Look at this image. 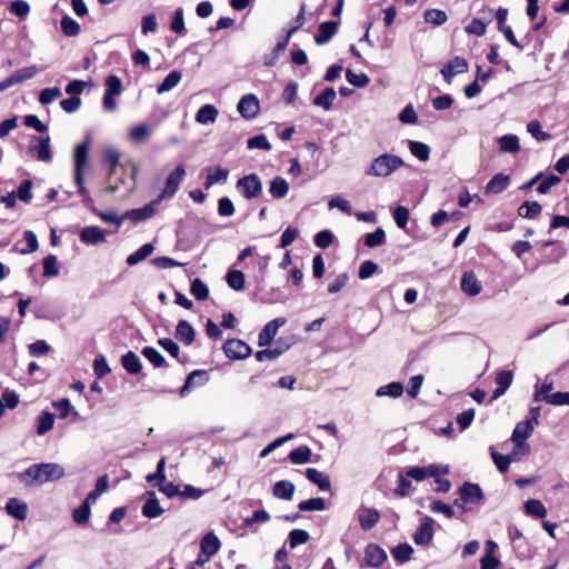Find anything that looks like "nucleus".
I'll return each mask as SVG.
<instances>
[{
	"instance_id": "nucleus-14",
	"label": "nucleus",
	"mask_w": 569,
	"mask_h": 569,
	"mask_svg": "<svg viewBox=\"0 0 569 569\" xmlns=\"http://www.w3.org/2000/svg\"><path fill=\"white\" fill-rule=\"evenodd\" d=\"M359 525L362 530L368 531L372 529L380 520V513L375 508L361 507L357 511Z\"/></svg>"
},
{
	"instance_id": "nucleus-21",
	"label": "nucleus",
	"mask_w": 569,
	"mask_h": 569,
	"mask_svg": "<svg viewBox=\"0 0 569 569\" xmlns=\"http://www.w3.org/2000/svg\"><path fill=\"white\" fill-rule=\"evenodd\" d=\"M339 22L326 21L318 27V33L315 36V42L319 46L328 43L338 31Z\"/></svg>"
},
{
	"instance_id": "nucleus-19",
	"label": "nucleus",
	"mask_w": 569,
	"mask_h": 569,
	"mask_svg": "<svg viewBox=\"0 0 569 569\" xmlns=\"http://www.w3.org/2000/svg\"><path fill=\"white\" fill-rule=\"evenodd\" d=\"M80 240L86 244H100L106 241V231L97 226L84 227L80 231Z\"/></svg>"
},
{
	"instance_id": "nucleus-10",
	"label": "nucleus",
	"mask_w": 569,
	"mask_h": 569,
	"mask_svg": "<svg viewBox=\"0 0 569 569\" xmlns=\"http://www.w3.org/2000/svg\"><path fill=\"white\" fill-rule=\"evenodd\" d=\"M223 351L230 359H246L251 355V348L240 339H229L223 345Z\"/></svg>"
},
{
	"instance_id": "nucleus-64",
	"label": "nucleus",
	"mask_w": 569,
	"mask_h": 569,
	"mask_svg": "<svg viewBox=\"0 0 569 569\" xmlns=\"http://www.w3.org/2000/svg\"><path fill=\"white\" fill-rule=\"evenodd\" d=\"M409 209L403 206H398L393 209L392 216L398 228L406 229L409 221Z\"/></svg>"
},
{
	"instance_id": "nucleus-23",
	"label": "nucleus",
	"mask_w": 569,
	"mask_h": 569,
	"mask_svg": "<svg viewBox=\"0 0 569 569\" xmlns=\"http://www.w3.org/2000/svg\"><path fill=\"white\" fill-rule=\"evenodd\" d=\"M33 141H37V144H31V151L36 152L38 160L49 162L52 159L51 150H50V137H39L33 138Z\"/></svg>"
},
{
	"instance_id": "nucleus-30",
	"label": "nucleus",
	"mask_w": 569,
	"mask_h": 569,
	"mask_svg": "<svg viewBox=\"0 0 569 569\" xmlns=\"http://www.w3.org/2000/svg\"><path fill=\"white\" fill-rule=\"evenodd\" d=\"M218 109L213 104H203L196 113V121L200 124H211L216 122Z\"/></svg>"
},
{
	"instance_id": "nucleus-58",
	"label": "nucleus",
	"mask_w": 569,
	"mask_h": 569,
	"mask_svg": "<svg viewBox=\"0 0 569 569\" xmlns=\"http://www.w3.org/2000/svg\"><path fill=\"white\" fill-rule=\"evenodd\" d=\"M190 291L197 300H206L209 295L208 286L199 278H194L191 282Z\"/></svg>"
},
{
	"instance_id": "nucleus-39",
	"label": "nucleus",
	"mask_w": 569,
	"mask_h": 569,
	"mask_svg": "<svg viewBox=\"0 0 569 569\" xmlns=\"http://www.w3.org/2000/svg\"><path fill=\"white\" fill-rule=\"evenodd\" d=\"M337 98V93L333 88H326L320 94H318L313 99V104L317 107H321L325 110H330L335 100Z\"/></svg>"
},
{
	"instance_id": "nucleus-60",
	"label": "nucleus",
	"mask_w": 569,
	"mask_h": 569,
	"mask_svg": "<svg viewBox=\"0 0 569 569\" xmlns=\"http://www.w3.org/2000/svg\"><path fill=\"white\" fill-rule=\"evenodd\" d=\"M61 94L62 92L58 87L44 88L40 91L39 102L42 106H47L51 103L53 100L60 98Z\"/></svg>"
},
{
	"instance_id": "nucleus-55",
	"label": "nucleus",
	"mask_w": 569,
	"mask_h": 569,
	"mask_svg": "<svg viewBox=\"0 0 569 569\" xmlns=\"http://www.w3.org/2000/svg\"><path fill=\"white\" fill-rule=\"evenodd\" d=\"M54 423V415L50 412H43L38 418V427L37 432L39 436L46 435L48 431H50L53 428Z\"/></svg>"
},
{
	"instance_id": "nucleus-48",
	"label": "nucleus",
	"mask_w": 569,
	"mask_h": 569,
	"mask_svg": "<svg viewBox=\"0 0 569 569\" xmlns=\"http://www.w3.org/2000/svg\"><path fill=\"white\" fill-rule=\"evenodd\" d=\"M150 134L151 128L144 123L133 127L129 132L130 139L137 143L146 142L149 139Z\"/></svg>"
},
{
	"instance_id": "nucleus-59",
	"label": "nucleus",
	"mask_w": 569,
	"mask_h": 569,
	"mask_svg": "<svg viewBox=\"0 0 569 569\" xmlns=\"http://www.w3.org/2000/svg\"><path fill=\"white\" fill-rule=\"evenodd\" d=\"M298 508L301 511H321L326 509V502L322 498H311L301 501Z\"/></svg>"
},
{
	"instance_id": "nucleus-27",
	"label": "nucleus",
	"mask_w": 569,
	"mask_h": 569,
	"mask_svg": "<svg viewBox=\"0 0 569 569\" xmlns=\"http://www.w3.org/2000/svg\"><path fill=\"white\" fill-rule=\"evenodd\" d=\"M306 477L310 482L318 486L320 490L328 491L331 488L330 479L323 472L317 470L316 468H308L306 470Z\"/></svg>"
},
{
	"instance_id": "nucleus-2",
	"label": "nucleus",
	"mask_w": 569,
	"mask_h": 569,
	"mask_svg": "<svg viewBox=\"0 0 569 569\" xmlns=\"http://www.w3.org/2000/svg\"><path fill=\"white\" fill-rule=\"evenodd\" d=\"M89 149H90V140L87 139L86 141L79 143L74 148L73 152V161H74V182L78 188V192L80 193L82 198V202L87 207H91L93 203V200L88 191V189L84 186V171L88 168V161H89Z\"/></svg>"
},
{
	"instance_id": "nucleus-20",
	"label": "nucleus",
	"mask_w": 569,
	"mask_h": 569,
	"mask_svg": "<svg viewBox=\"0 0 569 569\" xmlns=\"http://www.w3.org/2000/svg\"><path fill=\"white\" fill-rule=\"evenodd\" d=\"M161 202H156V199L147 203L142 208L132 209L124 213V217L132 220L134 223L153 217L157 212V206Z\"/></svg>"
},
{
	"instance_id": "nucleus-1",
	"label": "nucleus",
	"mask_w": 569,
	"mask_h": 569,
	"mask_svg": "<svg viewBox=\"0 0 569 569\" xmlns=\"http://www.w3.org/2000/svg\"><path fill=\"white\" fill-rule=\"evenodd\" d=\"M64 476V469L58 463H34L18 475L20 482L27 486H40L59 480Z\"/></svg>"
},
{
	"instance_id": "nucleus-57",
	"label": "nucleus",
	"mask_w": 569,
	"mask_h": 569,
	"mask_svg": "<svg viewBox=\"0 0 569 569\" xmlns=\"http://www.w3.org/2000/svg\"><path fill=\"white\" fill-rule=\"evenodd\" d=\"M309 533L303 529H293L290 531L288 537L289 547L295 549L296 547L306 543L309 540Z\"/></svg>"
},
{
	"instance_id": "nucleus-50",
	"label": "nucleus",
	"mask_w": 569,
	"mask_h": 569,
	"mask_svg": "<svg viewBox=\"0 0 569 569\" xmlns=\"http://www.w3.org/2000/svg\"><path fill=\"white\" fill-rule=\"evenodd\" d=\"M541 209L540 203L537 201H526L519 207L518 213L520 217L533 219L540 214Z\"/></svg>"
},
{
	"instance_id": "nucleus-32",
	"label": "nucleus",
	"mask_w": 569,
	"mask_h": 569,
	"mask_svg": "<svg viewBox=\"0 0 569 569\" xmlns=\"http://www.w3.org/2000/svg\"><path fill=\"white\" fill-rule=\"evenodd\" d=\"M269 192L273 199H282L289 192L287 180L280 176L274 177L270 181Z\"/></svg>"
},
{
	"instance_id": "nucleus-47",
	"label": "nucleus",
	"mask_w": 569,
	"mask_h": 569,
	"mask_svg": "<svg viewBox=\"0 0 569 569\" xmlns=\"http://www.w3.org/2000/svg\"><path fill=\"white\" fill-rule=\"evenodd\" d=\"M499 147L502 152L515 153L519 151V138L515 134H505L499 139Z\"/></svg>"
},
{
	"instance_id": "nucleus-33",
	"label": "nucleus",
	"mask_w": 569,
	"mask_h": 569,
	"mask_svg": "<svg viewBox=\"0 0 569 569\" xmlns=\"http://www.w3.org/2000/svg\"><path fill=\"white\" fill-rule=\"evenodd\" d=\"M289 348V345H283L281 341L277 342V346L274 348H268L260 350L256 353V359L260 362L267 361V360H273L281 356L287 349Z\"/></svg>"
},
{
	"instance_id": "nucleus-5",
	"label": "nucleus",
	"mask_w": 569,
	"mask_h": 569,
	"mask_svg": "<svg viewBox=\"0 0 569 569\" xmlns=\"http://www.w3.org/2000/svg\"><path fill=\"white\" fill-rule=\"evenodd\" d=\"M184 176V167L182 164L177 166L176 169L168 176L166 186L158 198H156V202H161L162 200L172 198L177 193Z\"/></svg>"
},
{
	"instance_id": "nucleus-40",
	"label": "nucleus",
	"mask_w": 569,
	"mask_h": 569,
	"mask_svg": "<svg viewBox=\"0 0 569 569\" xmlns=\"http://www.w3.org/2000/svg\"><path fill=\"white\" fill-rule=\"evenodd\" d=\"M311 449L308 446H300L289 453V459L295 465H303L311 460Z\"/></svg>"
},
{
	"instance_id": "nucleus-26",
	"label": "nucleus",
	"mask_w": 569,
	"mask_h": 569,
	"mask_svg": "<svg viewBox=\"0 0 569 569\" xmlns=\"http://www.w3.org/2000/svg\"><path fill=\"white\" fill-rule=\"evenodd\" d=\"M6 510L18 520H24L28 516V505L17 498H10L7 501Z\"/></svg>"
},
{
	"instance_id": "nucleus-63",
	"label": "nucleus",
	"mask_w": 569,
	"mask_h": 569,
	"mask_svg": "<svg viewBox=\"0 0 569 569\" xmlns=\"http://www.w3.org/2000/svg\"><path fill=\"white\" fill-rule=\"evenodd\" d=\"M141 353L156 367L160 368L166 363L162 355L152 347H144Z\"/></svg>"
},
{
	"instance_id": "nucleus-4",
	"label": "nucleus",
	"mask_w": 569,
	"mask_h": 569,
	"mask_svg": "<svg viewBox=\"0 0 569 569\" xmlns=\"http://www.w3.org/2000/svg\"><path fill=\"white\" fill-rule=\"evenodd\" d=\"M535 427L527 421L518 422L513 429L511 440L515 442L516 448L512 451V455H527L529 452V446L526 443V440L533 432Z\"/></svg>"
},
{
	"instance_id": "nucleus-56",
	"label": "nucleus",
	"mask_w": 569,
	"mask_h": 569,
	"mask_svg": "<svg viewBox=\"0 0 569 569\" xmlns=\"http://www.w3.org/2000/svg\"><path fill=\"white\" fill-rule=\"evenodd\" d=\"M409 149L411 153L421 161H427L430 154V148L419 141H409Z\"/></svg>"
},
{
	"instance_id": "nucleus-35",
	"label": "nucleus",
	"mask_w": 569,
	"mask_h": 569,
	"mask_svg": "<svg viewBox=\"0 0 569 569\" xmlns=\"http://www.w3.org/2000/svg\"><path fill=\"white\" fill-rule=\"evenodd\" d=\"M509 182H510V178L508 176L502 174V173H497L487 183L486 191L488 193H500L508 188Z\"/></svg>"
},
{
	"instance_id": "nucleus-11",
	"label": "nucleus",
	"mask_w": 569,
	"mask_h": 569,
	"mask_svg": "<svg viewBox=\"0 0 569 569\" xmlns=\"http://www.w3.org/2000/svg\"><path fill=\"white\" fill-rule=\"evenodd\" d=\"M433 519L429 516H425L421 519V523L413 535V541L417 546H428L433 538Z\"/></svg>"
},
{
	"instance_id": "nucleus-28",
	"label": "nucleus",
	"mask_w": 569,
	"mask_h": 569,
	"mask_svg": "<svg viewBox=\"0 0 569 569\" xmlns=\"http://www.w3.org/2000/svg\"><path fill=\"white\" fill-rule=\"evenodd\" d=\"M194 329L187 320H180L176 327V338L184 345H191L194 340Z\"/></svg>"
},
{
	"instance_id": "nucleus-37",
	"label": "nucleus",
	"mask_w": 569,
	"mask_h": 569,
	"mask_svg": "<svg viewBox=\"0 0 569 569\" xmlns=\"http://www.w3.org/2000/svg\"><path fill=\"white\" fill-rule=\"evenodd\" d=\"M295 493V485L288 480L277 481L273 486V495L283 500H291Z\"/></svg>"
},
{
	"instance_id": "nucleus-36",
	"label": "nucleus",
	"mask_w": 569,
	"mask_h": 569,
	"mask_svg": "<svg viewBox=\"0 0 569 569\" xmlns=\"http://www.w3.org/2000/svg\"><path fill=\"white\" fill-rule=\"evenodd\" d=\"M480 14H482V19L487 21H491L495 17L498 22V29H502L506 26V20L508 17V9L506 8H499L496 13H493V10L490 8H482L480 10Z\"/></svg>"
},
{
	"instance_id": "nucleus-31",
	"label": "nucleus",
	"mask_w": 569,
	"mask_h": 569,
	"mask_svg": "<svg viewBox=\"0 0 569 569\" xmlns=\"http://www.w3.org/2000/svg\"><path fill=\"white\" fill-rule=\"evenodd\" d=\"M220 546H221L220 540L212 532L207 533L201 539V542H200L201 552L203 555H207L208 557H212L213 555H216L218 552V550L220 549Z\"/></svg>"
},
{
	"instance_id": "nucleus-51",
	"label": "nucleus",
	"mask_w": 569,
	"mask_h": 569,
	"mask_svg": "<svg viewBox=\"0 0 569 569\" xmlns=\"http://www.w3.org/2000/svg\"><path fill=\"white\" fill-rule=\"evenodd\" d=\"M386 242V232L382 228H377L373 232L365 236V244L368 248H376Z\"/></svg>"
},
{
	"instance_id": "nucleus-54",
	"label": "nucleus",
	"mask_w": 569,
	"mask_h": 569,
	"mask_svg": "<svg viewBox=\"0 0 569 569\" xmlns=\"http://www.w3.org/2000/svg\"><path fill=\"white\" fill-rule=\"evenodd\" d=\"M423 17L426 22L435 26H441L448 19L447 13L443 10L439 9H428L425 11Z\"/></svg>"
},
{
	"instance_id": "nucleus-42",
	"label": "nucleus",
	"mask_w": 569,
	"mask_h": 569,
	"mask_svg": "<svg viewBox=\"0 0 569 569\" xmlns=\"http://www.w3.org/2000/svg\"><path fill=\"white\" fill-rule=\"evenodd\" d=\"M153 250L154 247L152 243H144L137 251L128 256L127 263L129 266H134L144 260L147 257H149L153 252Z\"/></svg>"
},
{
	"instance_id": "nucleus-38",
	"label": "nucleus",
	"mask_w": 569,
	"mask_h": 569,
	"mask_svg": "<svg viewBox=\"0 0 569 569\" xmlns=\"http://www.w3.org/2000/svg\"><path fill=\"white\" fill-rule=\"evenodd\" d=\"M228 176H229V170L223 169L221 167H211V168H209V173L207 176L204 186L207 189H209L210 187H212L216 183H221V182L227 181Z\"/></svg>"
},
{
	"instance_id": "nucleus-61",
	"label": "nucleus",
	"mask_w": 569,
	"mask_h": 569,
	"mask_svg": "<svg viewBox=\"0 0 569 569\" xmlns=\"http://www.w3.org/2000/svg\"><path fill=\"white\" fill-rule=\"evenodd\" d=\"M61 30L68 37H74L80 32L79 23L69 16L61 19Z\"/></svg>"
},
{
	"instance_id": "nucleus-7",
	"label": "nucleus",
	"mask_w": 569,
	"mask_h": 569,
	"mask_svg": "<svg viewBox=\"0 0 569 569\" xmlns=\"http://www.w3.org/2000/svg\"><path fill=\"white\" fill-rule=\"evenodd\" d=\"M122 91V81L118 76L111 74L106 79V92L103 96V108L113 111L117 108L114 96Z\"/></svg>"
},
{
	"instance_id": "nucleus-17",
	"label": "nucleus",
	"mask_w": 569,
	"mask_h": 569,
	"mask_svg": "<svg viewBox=\"0 0 569 569\" xmlns=\"http://www.w3.org/2000/svg\"><path fill=\"white\" fill-rule=\"evenodd\" d=\"M284 323V318H276L269 321L259 333V346H268L278 333L279 328L282 327Z\"/></svg>"
},
{
	"instance_id": "nucleus-12",
	"label": "nucleus",
	"mask_w": 569,
	"mask_h": 569,
	"mask_svg": "<svg viewBox=\"0 0 569 569\" xmlns=\"http://www.w3.org/2000/svg\"><path fill=\"white\" fill-rule=\"evenodd\" d=\"M237 109L243 118L253 119L260 110L259 99L252 93L244 94L238 102Z\"/></svg>"
},
{
	"instance_id": "nucleus-53",
	"label": "nucleus",
	"mask_w": 569,
	"mask_h": 569,
	"mask_svg": "<svg viewBox=\"0 0 569 569\" xmlns=\"http://www.w3.org/2000/svg\"><path fill=\"white\" fill-rule=\"evenodd\" d=\"M227 283L233 290L240 291L244 288V274L240 270H231L226 277Z\"/></svg>"
},
{
	"instance_id": "nucleus-46",
	"label": "nucleus",
	"mask_w": 569,
	"mask_h": 569,
	"mask_svg": "<svg viewBox=\"0 0 569 569\" xmlns=\"http://www.w3.org/2000/svg\"><path fill=\"white\" fill-rule=\"evenodd\" d=\"M526 513L536 518H543L547 515V509L543 503L538 499H529L525 502Z\"/></svg>"
},
{
	"instance_id": "nucleus-29",
	"label": "nucleus",
	"mask_w": 569,
	"mask_h": 569,
	"mask_svg": "<svg viewBox=\"0 0 569 569\" xmlns=\"http://www.w3.org/2000/svg\"><path fill=\"white\" fill-rule=\"evenodd\" d=\"M121 365L130 375H137L142 369L141 360L133 351H128L121 357Z\"/></svg>"
},
{
	"instance_id": "nucleus-16",
	"label": "nucleus",
	"mask_w": 569,
	"mask_h": 569,
	"mask_svg": "<svg viewBox=\"0 0 569 569\" xmlns=\"http://www.w3.org/2000/svg\"><path fill=\"white\" fill-rule=\"evenodd\" d=\"M209 380L208 373L206 370H193L191 371L182 388L180 389V396L186 397L191 389L194 387H201L204 386Z\"/></svg>"
},
{
	"instance_id": "nucleus-8",
	"label": "nucleus",
	"mask_w": 569,
	"mask_h": 569,
	"mask_svg": "<svg viewBox=\"0 0 569 569\" xmlns=\"http://www.w3.org/2000/svg\"><path fill=\"white\" fill-rule=\"evenodd\" d=\"M138 172H139L138 164H132L131 176L129 179L124 174H122L118 178H113L114 176L109 174L108 186L106 188V191L113 193V192L120 190L121 184H127L126 194L131 193L136 189V184H137L136 178H137Z\"/></svg>"
},
{
	"instance_id": "nucleus-24",
	"label": "nucleus",
	"mask_w": 569,
	"mask_h": 569,
	"mask_svg": "<svg viewBox=\"0 0 569 569\" xmlns=\"http://www.w3.org/2000/svg\"><path fill=\"white\" fill-rule=\"evenodd\" d=\"M365 559L370 567H379L387 559V553L378 545L370 543L365 549Z\"/></svg>"
},
{
	"instance_id": "nucleus-43",
	"label": "nucleus",
	"mask_w": 569,
	"mask_h": 569,
	"mask_svg": "<svg viewBox=\"0 0 569 569\" xmlns=\"http://www.w3.org/2000/svg\"><path fill=\"white\" fill-rule=\"evenodd\" d=\"M181 72L177 71V70H173L171 71L164 79L163 81L158 86L157 88V93L159 94H162L167 91H170L171 89H173L176 86H178V83L180 82L181 80Z\"/></svg>"
},
{
	"instance_id": "nucleus-18",
	"label": "nucleus",
	"mask_w": 569,
	"mask_h": 569,
	"mask_svg": "<svg viewBox=\"0 0 569 569\" xmlns=\"http://www.w3.org/2000/svg\"><path fill=\"white\" fill-rule=\"evenodd\" d=\"M513 381V371L511 370H502L497 372L495 382L497 383V389L492 392L490 401H495L501 396L506 393V391L510 388Z\"/></svg>"
},
{
	"instance_id": "nucleus-34",
	"label": "nucleus",
	"mask_w": 569,
	"mask_h": 569,
	"mask_svg": "<svg viewBox=\"0 0 569 569\" xmlns=\"http://www.w3.org/2000/svg\"><path fill=\"white\" fill-rule=\"evenodd\" d=\"M297 28H293L291 29L287 37L282 40V41H279L277 43V46L274 47L273 51L270 53V54H266L264 58H263V61H264V64L266 66H274L276 62L278 61L280 54L286 50L287 46H288V42H289V39H290V36L293 31H296Z\"/></svg>"
},
{
	"instance_id": "nucleus-62",
	"label": "nucleus",
	"mask_w": 569,
	"mask_h": 569,
	"mask_svg": "<svg viewBox=\"0 0 569 569\" xmlns=\"http://www.w3.org/2000/svg\"><path fill=\"white\" fill-rule=\"evenodd\" d=\"M346 79L350 84L358 88L366 87L370 82V79L366 73H356L350 69L346 71Z\"/></svg>"
},
{
	"instance_id": "nucleus-52",
	"label": "nucleus",
	"mask_w": 569,
	"mask_h": 569,
	"mask_svg": "<svg viewBox=\"0 0 569 569\" xmlns=\"http://www.w3.org/2000/svg\"><path fill=\"white\" fill-rule=\"evenodd\" d=\"M412 552L413 548L409 543H400L391 551L393 558L400 563L407 562L411 558Z\"/></svg>"
},
{
	"instance_id": "nucleus-9",
	"label": "nucleus",
	"mask_w": 569,
	"mask_h": 569,
	"mask_svg": "<svg viewBox=\"0 0 569 569\" xmlns=\"http://www.w3.org/2000/svg\"><path fill=\"white\" fill-rule=\"evenodd\" d=\"M37 66H29L16 70L11 76L0 82V92L8 90L9 88L20 84L38 73Z\"/></svg>"
},
{
	"instance_id": "nucleus-25",
	"label": "nucleus",
	"mask_w": 569,
	"mask_h": 569,
	"mask_svg": "<svg viewBox=\"0 0 569 569\" xmlns=\"http://www.w3.org/2000/svg\"><path fill=\"white\" fill-rule=\"evenodd\" d=\"M147 496L148 499L142 507V515L150 519L161 516L164 510L160 507L159 501L156 498V493L153 491H148Z\"/></svg>"
},
{
	"instance_id": "nucleus-44",
	"label": "nucleus",
	"mask_w": 569,
	"mask_h": 569,
	"mask_svg": "<svg viewBox=\"0 0 569 569\" xmlns=\"http://www.w3.org/2000/svg\"><path fill=\"white\" fill-rule=\"evenodd\" d=\"M109 487V479H108V476L107 475H103L101 477L98 478L97 482H96V488L94 490L90 491L87 497H86V501H88L90 505L92 502H94L103 492L107 491Z\"/></svg>"
},
{
	"instance_id": "nucleus-6",
	"label": "nucleus",
	"mask_w": 569,
	"mask_h": 569,
	"mask_svg": "<svg viewBox=\"0 0 569 569\" xmlns=\"http://www.w3.org/2000/svg\"><path fill=\"white\" fill-rule=\"evenodd\" d=\"M237 188L246 199L258 198L262 193V182L256 173L240 178Z\"/></svg>"
},
{
	"instance_id": "nucleus-45",
	"label": "nucleus",
	"mask_w": 569,
	"mask_h": 569,
	"mask_svg": "<svg viewBox=\"0 0 569 569\" xmlns=\"http://www.w3.org/2000/svg\"><path fill=\"white\" fill-rule=\"evenodd\" d=\"M403 392V386L401 382H391L389 385L381 386L377 389V397L389 396L391 398H398Z\"/></svg>"
},
{
	"instance_id": "nucleus-22",
	"label": "nucleus",
	"mask_w": 569,
	"mask_h": 569,
	"mask_svg": "<svg viewBox=\"0 0 569 569\" xmlns=\"http://www.w3.org/2000/svg\"><path fill=\"white\" fill-rule=\"evenodd\" d=\"M461 290L470 297H475L481 292L482 284L472 271L462 274Z\"/></svg>"
},
{
	"instance_id": "nucleus-3",
	"label": "nucleus",
	"mask_w": 569,
	"mask_h": 569,
	"mask_svg": "<svg viewBox=\"0 0 569 569\" xmlns=\"http://www.w3.org/2000/svg\"><path fill=\"white\" fill-rule=\"evenodd\" d=\"M402 166H405V162L400 157L391 153H383L371 161L365 173L376 178H386L391 176Z\"/></svg>"
},
{
	"instance_id": "nucleus-15",
	"label": "nucleus",
	"mask_w": 569,
	"mask_h": 569,
	"mask_svg": "<svg viewBox=\"0 0 569 569\" xmlns=\"http://www.w3.org/2000/svg\"><path fill=\"white\" fill-rule=\"evenodd\" d=\"M459 496L462 497V502L467 505H479L483 498L480 486L470 482H466L460 487Z\"/></svg>"
},
{
	"instance_id": "nucleus-41",
	"label": "nucleus",
	"mask_w": 569,
	"mask_h": 569,
	"mask_svg": "<svg viewBox=\"0 0 569 569\" xmlns=\"http://www.w3.org/2000/svg\"><path fill=\"white\" fill-rule=\"evenodd\" d=\"M120 152L113 148H107L103 152V162L109 167V174L114 176L119 166Z\"/></svg>"
},
{
	"instance_id": "nucleus-49",
	"label": "nucleus",
	"mask_w": 569,
	"mask_h": 569,
	"mask_svg": "<svg viewBox=\"0 0 569 569\" xmlns=\"http://www.w3.org/2000/svg\"><path fill=\"white\" fill-rule=\"evenodd\" d=\"M91 515V505L83 500L81 505L73 510L72 518L78 525H84L89 521Z\"/></svg>"
},
{
	"instance_id": "nucleus-13",
	"label": "nucleus",
	"mask_w": 569,
	"mask_h": 569,
	"mask_svg": "<svg viewBox=\"0 0 569 569\" xmlns=\"http://www.w3.org/2000/svg\"><path fill=\"white\" fill-rule=\"evenodd\" d=\"M468 71V62L466 59L461 57H455L449 62L445 64L441 69V74L443 76L446 82L451 83L452 78L457 74L463 73Z\"/></svg>"
}]
</instances>
